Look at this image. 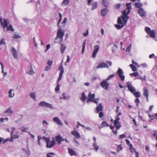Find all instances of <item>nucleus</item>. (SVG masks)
Masks as SVG:
<instances>
[{"instance_id":"obj_1","label":"nucleus","mask_w":157,"mask_h":157,"mask_svg":"<svg viewBox=\"0 0 157 157\" xmlns=\"http://www.w3.org/2000/svg\"><path fill=\"white\" fill-rule=\"evenodd\" d=\"M126 6L127 8L123 10L122 12V16H121V18L122 19L124 24H126L127 22L128 19L129 18V17L128 15L130 13V10L131 9V3H128L126 4Z\"/></svg>"},{"instance_id":"obj_2","label":"nucleus","mask_w":157,"mask_h":157,"mask_svg":"<svg viewBox=\"0 0 157 157\" xmlns=\"http://www.w3.org/2000/svg\"><path fill=\"white\" fill-rule=\"evenodd\" d=\"M44 140L46 143V147L47 148H51L53 147L56 144V141L54 138H53V139L50 141V139L49 137H43Z\"/></svg>"},{"instance_id":"obj_3","label":"nucleus","mask_w":157,"mask_h":157,"mask_svg":"<svg viewBox=\"0 0 157 157\" xmlns=\"http://www.w3.org/2000/svg\"><path fill=\"white\" fill-rule=\"evenodd\" d=\"M71 134L75 137V138H73V140L74 142L77 144L80 145L79 142L77 141L76 140V139H79L81 137V136L77 130H74L71 132Z\"/></svg>"},{"instance_id":"obj_4","label":"nucleus","mask_w":157,"mask_h":157,"mask_svg":"<svg viewBox=\"0 0 157 157\" xmlns=\"http://www.w3.org/2000/svg\"><path fill=\"white\" fill-rule=\"evenodd\" d=\"M95 96L94 94H91V93H89L87 100V102L88 103L90 102H92L97 104L98 102L96 100L97 99H95Z\"/></svg>"},{"instance_id":"obj_5","label":"nucleus","mask_w":157,"mask_h":157,"mask_svg":"<svg viewBox=\"0 0 157 157\" xmlns=\"http://www.w3.org/2000/svg\"><path fill=\"white\" fill-rule=\"evenodd\" d=\"M38 105L43 107H47L51 108V109H54L52 105L48 103L47 102L45 101H42L39 103Z\"/></svg>"},{"instance_id":"obj_6","label":"nucleus","mask_w":157,"mask_h":157,"mask_svg":"<svg viewBox=\"0 0 157 157\" xmlns=\"http://www.w3.org/2000/svg\"><path fill=\"white\" fill-rule=\"evenodd\" d=\"M126 85L127 86L128 88V90L131 93H133L136 90V89L132 85L131 82H128Z\"/></svg>"},{"instance_id":"obj_7","label":"nucleus","mask_w":157,"mask_h":157,"mask_svg":"<svg viewBox=\"0 0 157 157\" xmlns=\"http://www.w3.org/2000/svg\"><path fill=\"white\" fill-rule=\"evenodd\" d=\"M145 30L147 34H150L151 37L154 38L155 37V32L154 30H151L149 28L147 27H145Z\"/></svg>"},{"instance_id":"obj_8","label":"nucleus","mask_w":157,"mask_h":157,"mask_svg":"<svg viewBox=\"0 0 157 157\" xmlns=\"http://www.w3.org/2000/svg\"><path fill=\"white\" fill-rule=\"evenodd\" d=\"M117 73L118 75V76L120 77L121 80L122 81L124 80L125 79V76L123 75L124 72L120 68H119L117 71Z\"/></svg>"},{"instance_id":"obj_9","label":"nucleus","mask_w":157,"mask_h":157,"mask_svg":"<svg viewBox=\"0 0 157 157\" xmlns=\"http://www.w3.org/2000/svg\"><path fill=\"white\" fill-rule=\"evenodd\" d=\"M100 85L104 89L106 90L108 89L109 83H108L107 81L105 79L100 82Z\"/></svg>"},{"instance_id":"obj_10","label":"nucleus","mask_w":157,"mask_h":157,"mask_svg":"<svg viewBox=\"0 0 157 157\" xmlns=\"http://www.w3.org/2000/svg\"><path fill=\"white\" fill-rule=\"evenodd\" d=\"M64 34V32L61 29H59L57 32V37L59 38L62 40Z\"/></svg>"},{"instance_id":"obj_11","label":"nucleus","mask_w":157,"mask_h":157,"mask_svg":"<svg viewBox=\"0 0 157 157\" xmlns=\"http://www.w3.org/2000/svg\"><path fill=\"white\" fill-rule=\"evenodd\" d=\"M99 49V47L98 45H96L94 47V51L93 52L92 57L94 58L95 57L96 54Z\"/></svg>"},{"instance_id":"obj_12","label":"nucleus","mask_w":157,"mask_h":157,"mask_svg":"<svg viewBox=\"0 0 157 157\" xmlns=\"http://www.w3.org/2000/svg\"><path fill=\"white\" fill-rule=\"evenodd\" d=\"M15 130V128L14 127H13L12 128L11 132V138H12L14 139H18L19 138V136L17 133L14 135H13Z\"/></svg>"},{"instance_id":"obj_13","label":"nucleus","mask_w":157,"mask_h":157,"mask_svg":"<svg viewBox=\"0 0 157 157\" xmlns=\"http://www.w3.org/2000/svg\"><path fill=\"white\" fill-rule=\"evenodd\" d=\"M56 140L59 145H60L61 144L62 141H63L64 139L60 136V135H58L55 137Z\"/></svg>"},{"instance_id":"obj_14","label":"nucleus","mask_w":157,"mask_h":157,"mask_svg":"<svg viewBox=\"0 0 157 157\" xmlns=\"http://www.w3.org/2000/svg\"><path fill=\"white\" fill-rule=\"evenodd\" d=\"M102 68H108L109 67L107 64L104 63H100L98 65L97 67V69H99Z\"/></svg>"},{"instance_id":"obj_15","label":"nucleus","mask_w":157,"mask_h":157,"mask_svg":"<svg viewBox=\"0 0 157 157\" xmlns=\"http://www.w3.org/2000/svg\"><path fill=\"white\" fill-rule=\"evenodd\" d=\"M53 120L54 122L56 123L57 124L60 125H63L61 121L58 117H54L53 119Z\"/></svg>"},{"instance_id":"obj_16","label":"nucleus","mask_w":157,"mask_h":157,"mask_svg":"<svg viewBox=\"0 0 157 157\" xmlns=\"http://www.w3.org/2000/svg\"><path fill=\"white\" fill-rule=\"evenodd\" d=\"M12 51L13 53V57L16 59H17L18 58V55L16 49L15 48L13 47L12 48Z\"/></svg>"},{"instance_id":"obj_17","label":"nucleus","mask_w":157,"mask_h":157,"mask_svg":"<svg viewBox=\"0 0 157 157\" xmlns=\"http://www.w3.org/2000/svg\"><path fill=\"white\" fill-rule=\"evenodd\" d=\"M109 11L106 8L102 9L101 10V15L103 17H105Z\"/></svg>"},{"instance_id":"obj_18","label":"nucleus","mask_w":157,"mask_h":157,"mask_svg":"<svg viewBox=\"0 0 157 157\" xmlns=\"http://www.w3.org/2000/svg\"><path fill=\"white\" fill-rule=\"evenodd\" d=\"M138 13L142 17L145 16V11L142 8H140L138 10Z\"/></svg>"},{"instance_id":"obj_19","label":"nucleus","mask_w":157,"mask_h":157,"mask_svg":"<svg viewBox=\"0 0 157 157\" xmlns=\"http://www.w3.org/2000/svg\"><path fill=\"white\" fill-rule=\"evenodd\" d=\"M109 126V125L105 121H102L101 124L99 126V128H101L103 127H108Z\"/></svg>"},{"instance_id":"obj_20","label":"nucleus","mask_w":157,"mask_h":157,"mask_svg":"<svg viewBox=\"0 0 157 157\" xmlns=\"http://www.w3.org/2000/svg\"><path fill=\"white\" fill-rule=\"evenodd\" d=\"M9 98H12L14 97V90H12V89H10L9 92Z\"/></svg>"},{"instance_id":"obj_21","label":"nucleus","mask_w":157,"mask_h":157,"mask_svg":"<svg viewBox=\"0 0 157 157\" xmlns=\"http://www.w3.org/2000/svg\"><path fill=\"white\" fill-rule=\"evenodd\" d=\"M143 95L145 96L146 98L148 97L149 94L148 90L147 89L146 87H144L143 88Z\"/></svg>"},{"instance_id":"obj_22","label":"nucleus","mask_w":157,"mask_h":157,"mask_svg":"<svg viewBox=\"0 0 157 157\" xmlns=\"http://www.w3.org/2000/svg\"><path fill=\"white\" fill-rule=\"evenodd\" d=\"M86 98V96L85 95L84 92H83L82 94L81 97L80 98V100L83 102L85 101Z\"/></svg>"},{"instance_id":"obj_23","label":"nucleus","mask_w":157,"mask_h":157,"mask_svg":"<svg viewBox=\"0 0 157 157\" xmlns=\"http://www.w3.org/2000/svg\"><path fill=\"white\" fill-rule=\"evenodd\" d=\"M68 151L69 154L71 156L76 155V152L72 150L70 148H68Z\"/></svg>"},{"instance_id":"obj_24","label":"nucleus","mask_w":157,"mask_h":157,"mask_svg":"<svg viewBox=\"0 0 157 157\" xmlns=\"http://www.w3.org/2000/svg\"><path fill=\"white\" fill-rule=\"evenodd\" d=\"M103 108L101 103H100L99 105L96 108L97 113L99 111L102 110Z\"/></svg>"},{"instance_id":"obj_25","label":"nucleus","mask_w":157,"mask_h":157,"mask_svg":"<svg viewBox=\"0 0 157 157\" xmlns=\"http://www.w3.org/2000/svg\"><path fill=\"white\" fill-rule=\"evenodd\" d=\"M66 48V47L65 46L64 44H61L60 50L61 53H63L64 52Z\"/></svg>"},{"instance_id":"obj_26","label":"nucleus","mask_w":157,"mask_h":157,"mask_svg":"<svg viewBox=\"0 0 157 157\" xmlns=\"http://www.w3.org/2000/svg\"><path fill=\"white\" fill-rule=\"evenodd\" d=\"M93 146L94 147L93 149L97 151L99 149V146L97 144L96 142H94L93 144Z\"/></svg>"},{"instance_id":"obj_27","label":"nucleus","mask_w":157,"mask_h":157,"mask_svg":"<svg viewBox=\"0 0 157 157\" xmlns=\"http://www.w3.org/2000/svg\"><path fill=\"white\" fill-rule=\"evenodd\" d=\"M69 0H63L62 3V6H66L69 3Z\"/></svg>"},{"instance_id":"obj_28","label":"nucleus","mask_w":157,"mask_h":157,"mask_svg":"<svg viewBox=\"0 0 157 157\" xmlns=\"http://www.w3.org/2000/svg\"><path fill=\"white\" fill-rule=\"evenodd\" d=\"M116 123H114V124L115 126L116 127L117 129H118L121 127V125L119 122H117Z\"/></svg>"},{"instance_id":"obj_29","label":"nucleus","mask_w":157,"mask_h":157,"mask_svg":"<svg viewBox=\"0 0 157 157\" xmlns=\"http://www.w3.org/2000/svg\"><path fill=\"white\" fill-rule=\"evenodd\" d=\"M98 3L96 2H94L92 4V7L91 10H93L97 8V7Z\"/></svg>"},{"instance_id":"obj_30","label":"nucleus","mask_w":157,"mask_h":157,"mask_svg":"<svg viewBox=\"0 0 157 157\" xmlns=\"http://www.w3.org/2000/svg\"><path fill=\"white\" fill-rule=\"evenodd\" d=\"M117 152H119L120 151L123 150V147L122 146V144L117 145Z\"/></svg>"},{"instance_id":"obj_31","label":"nucleus","mask_w":157,"mask_h":157,"mask_svg":"<svg viewBox=\"0 0 157 157\" xmlns=\"http://www.w3.org/2000/svg\"><path fill=\"white\" fill-rule=\"evenodd\" d=\"M129 66L131 67V68L132 69V71H134L135 72L137 71V69L136 68V67L132 64H130L129 65Z\"/></svg>"},{"instance_id":"obj_32","label":"nucleus","mask_w":157,"mask_h":157,"mask_svg":"<svg viewBox=\"0 0 157 157\" xmlns=\"http://www.w3.org/2000/svg\"><path fill=\"white\" fill-rule=\"evenodd\" d=\"M6 28H7V29L6 30V31L10 30L11 31L13 32L14 31V29H13L12 26L11 25H9V27H8L7 26V27H6Z\"/></svg>"},{"instance_id":"obj_33","label":"nucleus","mask_w":157,"mask_h":157,"mask_svg":"<svg viewBox=\"0 0 157 157\" xmlns=\"http://www.w3.org/2000/svg\"><path fill=\"white\" fill-rule=\"evenodd\" d=\"M30 96L34 100H36V94L34 93H31L30 94Z\"/></svg>"},{"instance_id":"obj_34","label":"nucleus","mask_w":157,"mask_h":157,"mask_svg":"<svg viewBox=\"0 0 157 157\" xmlns=\"http://www.w3.org/2000/svg\"><path fill=\"white\" fill-rule=\"evenodd\" d=\"M133 94L134 96L137 98L140 97L141 96L140 92H134Z\"/></svg>"},{"instance_id":"obj_35","label":"nucleus","mask_w":157,"mask_h":157,"mask_svg":"<svg viewBox=\"0 0 157 157\" xmlns=\"http://www.w3.org/2000/svg\"><path fill=\"white\" fill-rule=\"evenodd\" d=\"M124 26V24H119L118 25H116L115 26L117 29H120L122 28Z\"/></svg>"},{"instance_id":"obj_36","label":"nucleus","mask_w":157,"mask_h":157,"mask_svg":"<svg viewBox=\"0 0 157 157\" xmlns=\"http://www.w3.org/2000/svg\"><path fill=\"white\" fill-rule=\"evenodd\" d=\"M43 126L45 128H47L49 123H48L46 121L43 120L42 122Z\"/></svg>"},{"instance_id":"obj_37","label":"nucleus","mask_w":157,"mask_h":157,"mask_svg":"<svg viewBox=\"0 0 157 157\" xmlns=\"http://www.w3.org/2000/svg\"><path fill=\"white\" fill-rule=\"evenodd\" d=\"M4 113H13V111L11 110V108H10L7 109L5 111Z\"/></svg>"},{"instance_id":"obj_38","label":"nucleus","mask_w":157,"mask_h":157,"mask_svg":"<svg viewBox=\"0 0 157 157\" xmlns=\"http://www.w3.org/2000/svg\"><path fill=\"white\" fill-rule=\"evenodd\" d=\"M23 150L25 153L26 157H28L30 155V151L29 150L27 151L26 150H24V149H23Z\"/></svg>"},{"instance_id":"obj_39","label":"nucleus","mask_w":157,"mask_h":157,"mask_svg":"<svg viewBox=\"0 0 157 157\" xmlns=\"http://www.w3.org/2000/svg\"><path fill=\"white\" fill-rule=\"evenodd\" d=\"M12 38L13 39H18L21 37V36L18 34H14L12 36Z\"/></svg>"},{"instance_id":"obj_40","label":"nucleus","mask_w":157,"mask_h":157,"mask_svg":"<svg viewBox=\"0 0 157 157\" xmlns=\"http://www.w3.org/2000/svg\"><path fill=\"white\" fill-rule=\"evenodd\" d=\"M103 6L105 7H107L108 6V3L107 2L106 0H103L102 2Z\"/></svg>"},{"instance_id":"obj_41","label":"nucleus","mask_w":157,"mask_h":157,"mask_svg":"<svg viewBox=\"0 0 157 157\" xmlns=\"http://www.w3.org/2000/svg\"><path fill=\"white\" fill-rule=\"evenodd\" d=\"M63 73H59V77L57 81V83H59V82L61 79Z\"/></svg>"},{"instance_id":"obj_42","label":"nucleus","mask_w":157,"mask_h":157,"mask_svg":"<svg viewBox=\"0 0 157 157\" xmlns=\"http://www.w3.org/2000/svg\"><path fill=\"white\" fill-rule=\"evenodd\" d=\"M135 102L136 106L137 107H138L139 105L140 101L138 98H136L135 100Z\"/></svg>"},{"instance_id":"obj_43","label":"nucleus","mask_w":157,"mask_h":157,"mask_svg":"<svg viewBox=\"0 0 157 157\" xmlns=\"http://www.w3.org/2000/svg\"><path fill=\"white\" fill-rule=\"evenodd\" d=\"M131 76H133L134 77H137L139 75V74L137 72H135L132 73H131L129 74Z\"/></svg>"},{"instance_id":"obj_44","label":"nucleus","mask_w":157,"mask_h":157,"mask_svg":"<svg viewBox=\"0 0 157 157\" xmlns=\"http://www.w3.org/2000/svg\"><path fill=\"white\" fill-rule=\"evenodd\" d=\"M5 44V40L4 38H2L0 41V46Z\"/></svg>"},{"instance_id":"obj_45","label":"nucleus","mask_w":157,"mask_h":157,"mask_svg":"<svg viewBox=\"0 0 157 157\" xmlns=\"http://www.w3.org/2000/svg\"><path fill=\"white\" fill-rule=\"evenodd\" d=\"M136 79H140L142 81H143V80L145 81L146 80V76H144V77H143L141 76H139V77H137L136 78Z\"/></svg>"},{"instance_id":"obj_46","label":"nucleus","mask_w":157,"mask_h":157,"mask_svg":"<svg viewBox=\"0 0 157 157\" xmlns=\"http://www.w3.org/2000/svg\"><path fill=\"white\" fill-rule=\"evenodd\" d=\"M117 47L116 44H114L113 46L112 47V51L113 52H114L116 49L117 48Z\"/></svg>"},{"instance_id":"obj_47","label":"nucleus","mask_w":157,"mask_h":157,"mask_svg":"<svg viewBox=\"0 0 157 157\" xmlns=\"http://www.w3.org/2000/svg\"><path fill=\"white\" fill-rule=\"evenodd\" d=\"M114 74H113L110 75L108 76V77L106 79H105V80L107 81L108 80H109L110 79L112 78H113L114 77Z\"/></svg>"},{"instance_id":"obj_48","label":"nucleus","mask_w":157,"mask_h":157,"mask_svg":"<svg viewBox=\"0 0 157 157\" xmlns=\"http://www.w3.org/2000/svg\"><path fill=\"white\" fill-rule=\"evenodd\" d=\"M30 68H31L30 70L27 73L30 75H33L34 73V72L33 70L32 69V67H30Z\"/></svg>"},{"instance_id":"obj_49","label":"nucleus","mask_w":157,"mask_h":157,"mask_svg":"<svg viewBox=\"0 0 157 157\" xmlns=\"http://www.w3.org/2000/svg\"><path fill=\"white\" fill-rule=\"evenodd\" d=\"M142 6V4L141 3L137 2L135 3V7L139 8H140Z\"/></svg>"},{"instance_id":"obj_50","label":"nucleus","mask_w":157,"mask_h":157,"mask_svg":"<svg viewBox=\"0 0 157 157\" xmlns=\"http://www.w3.org/2000/svg\"><path fill=\"white\" fill-rule=\"evenodd\" d=\"M20 129H21V130L22 132H26V130L28 129V128L24 127H22L20 128Z\"/></svg>"},{"instance_id":"obj_51","label":"nucleus","mask_w":157,"mask_h":157,"mask_svg":"<svg viewBox=\"0 0 157 157\" xmlns=\"http://www.w3.org/2000/svg\"><path fill=\"white\" fill-rule=\"evenodd\" d=\"M60 88V85L59 84V83H57V85L55 88V91L56 92H58Z\"/></svg>"},{"instance_id":"obj_52","label":"nucleus","mask_w":157,"mask_h":157,"mask_svg":"<svg viewBox=\"0 0 157 157\" xmlns=\"http://www.w3.org/2000/svg\"><path fill=\"white\" fill-rule=\"evenodd\" d=\"M54 154L53 152H50L47 154L46 155L47 157H53L52 155Z\"/></svg>"},{"instance_id":"obj_53","label":"nucleus","mask_w":157,"mask_h":157,"mask_svg":"<svg viewBox=\"0 0 157 157\" xmlns=\"http://www.w3.org/2000/svg\"><path fill=\"white\" fill-rule=\"evenodd\" d=\"M117 22L118 24H123L122 22L121 19L120 17L118 18Z\"/></svg>"},{"instance_id":"obj_54","label":"nucleus","mask_w":157,"mask_h":157,"mask_svg":"<svg viewBox=\"0 0 157 157\" xmlns=\"http://www.w3.org/2000/svg\"><path fill=\"white\" fill-rule=\"evenodd\" d=\"M53 63V61L48 60L47 61V64L49 66L51 67Z\"/></svg>"},{"instance_id":"obj_55","label":"nucleus","mask_w":157,"mask_h":157,"mask_svg":"<svg viewBox=\"0 0 157 157\" xmlns=\"http://www.w3.org/2000/svg\"><path fill=\"white\" fill-rule=\"evenodd\" d=\"M131 47V44H130L128 46L126 49V52H129L130 51Z\"/></svg>"},{"instance_id":"obj_56","label":"nucleus","mask_w":157,"mask_h":157,"mask_svg":"<svg viewBox=\"0 0 157 157\" xmlns=\"http://www.w3.org/2000/svg\"><path fill=\"white\" fill-rule=\"evenodd\" d=\"M59 70L60 71L59 73H63L64 70L63 67L62 66H61L59 68Z\"/></svg>"},{"instance_id":"obj_57","label":"nucleus","mask_w":157,"mask_h":157,"mask_svg":"<svg viewBox=\"0 0 157 157\" xmlns=\"http://www.w3.org/2000/svg\"><path fill=\"white\" fill-rule=\"evenodd\" d=\"M77 128H78L79 126H81V127H85V126L82 124H81L79 122H77Z\"/></svg>"},{"instance_id":"obj_58","label":"nucleus","mask_w":157,"mask_h":157,"mask_svg":"<svg viewBox=\"0 0 157 157\" xmlns=\"http://www.w3.org/2000/svg\"><path fill=\"white\" fill-rule=\"evenodd\" d=\"M126 137V135L125 134H123L119 136V139H122Z\"/></svg>"},{"instance_id":"obj_59","label":"nucleus","mask_w":157,"mask_h":157,"mask_svg":"<svg viewBox=\"0 0 157 157\" xmlns=\"http://www.w3.org/2000/svg\"><path fill=\"white\" fill-rule=\"evenodd\" d=\"M51 67L49 66H46L45 69V71H47L50 70L51 69Z\"/></svg>"},{"instance_id":"obj_60","label":"nucleus","mask_w":157,"mask_h":157,"mask_svg":"<svg viewBox=\"0 0 157 157\" xmlns=\"http://www.w3.org/2000/svg\"><path fill=\"white\" fill-rule=\"evenodd\" d=\"M62 95L63 96V97H60V99L63 98L64 99H67L68 98L67 97H66L65 96V93H63V94H62Z\"/></svg>"},{"instance_id":"obj_61","label":"nucleus","mask_w":157,"mask_h":157,"mask_svg":"<svg viewBox=\"0 0 157 157\" xmlns=\"http://www.w3.org/2000/svg\"><path fill=\"white\" fill-rule=\"evenodd\" d=\"M67 20V18H64V20L61 23L62 25H63V26H64L65 23L66 22Z\"/></svg>"},{"instance_id":"obj_62","label":"nucleus","mask_w":157,"mask_h":157,"mask_svg":"<svg viewBox=\"0 0 157 157\" xmlns=\"http://www.w3.org/2000/svg\"><path fill=\"white\" fill-rule=\"evenodd\" d=\"M38 144L40 146L41 144L40 142V140L42 139V138L40 137V136H38Z\"/></svg>"},{"instance_id":"obj_63","label":"nucleus","mask_w":157,"mask_h":157,"mask_svg":"<svg viewBox=\"0 0 157 157\" xmlns=\"http://www.w3.org/2000/svg\"><path fill=\"white\" fill-rule=\"evenodd\" d=\"M99 117L100 118L104 116V114L102 112H99Z\"/></svg>"},{"instance_id":"obj_64","label":"nucleus","mask_w":157,"mask_h":157,"mask_svg":"<svg viewBox=\"0 0 157 157\" xmlns=\"http://www.w3.org/2000/svg\"><path fill=\"white\" fill-rule=\"evenodd\" d=\"M120 118L118 116H117V119L116 120H115L114 121L115 123H116V122H119V121L120 120Z\"/></svg>"}]
</instances>
